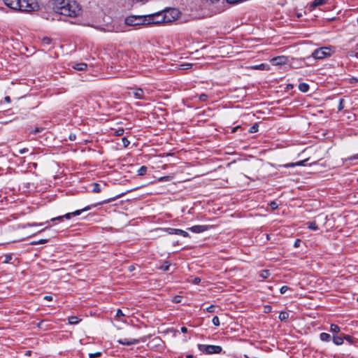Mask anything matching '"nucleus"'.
I'll use <instances>...</instances> for the list:
<instances>
[{"mask_svg": "<svg viewBox=\"0 0 358 358\" xmlns=\"http://www.w3.org/2000/svg\"><path fill=\"white\" fill-rule=\"evenodd\" d=\"M173 301L174 303H178L181 302V297L180 296H175L173 297Z\"/></svg>", "mask_w": 358, "mask_h": 358, "instance_id": "obj_43", "label": "nucleus"}, {"mask_svg": "<svg viewBox=\"0 0 358 358\" xmlns=\"http://www.w3.org/2000/svg\"><path fill=\"white\" fill-rule=\"evenodd\" d=\"M344 340H345L347 342H348L350 345H357V343H358V339L357 338H353L352 336L348 335V334H343V337Z\"/></svg>", "mask_w": 358, "mask_h": 358, "instance_id": "obj_13", "label": "nucleus"}, {"mask_svg": "<svg viewBox=\"0 0 358 358\" xmlns=\"http://www.w3.org/2000/svg\"><path fill=\"white\" fill-rule=\"evenodd\" d=\"M299 90L302 92H307L309 90V85L306 83H301L299 85Z\"/></svg>", "mask_w": 358, "mask_h": 358, "instance_id": "obj_19", "label": "nucleus"}, {"mask_svg": "<svg viewBox=\"0 0 358 358\" xmlns=\"http://www.w3.org/2000/svg\"><path fill=\"white\" fill-rule=\"evenodd\" d=\"M180 330H181V331L182 333H187V328L185 327H182Z\"/></svg>", "mask_w": 358, "mask_h": 358, "instance_id": "obj_51", "label": "nucleus"}, {"mask_svg": "<svg viewBox=\"0 0 358 358\" xmlns=\"http://www.w3.org/2000/svg\"><path fill=\"white\" fill-rule=\"evenodd\" d=\"M357 301H358V297H357Z\"/></svg>", "mask_w": 358, "mask_h": 358, "instance_id": "obj_61", "label": "nucleus"}, {"mask_svg": "<svg viewBox=\"0 0 358 358\" xmlns=\"http://www.w3.org/2000/svg\"><path fill=\"white\" fill-rule=\"evenodd\" d=\"M44 299L48 301H50L52 300V296L50 295H46L44 296Z\"/></svg>", "mask_w": 358, "mask_h": 358, "instance_id": "obj_49", "label": "nucleus"}, {"mask_svg": "<svg viewBox=\"0 0 358 358\" xmlns=\"http://www.w3.org/2000/svg\"><path fill=\"white\" fill-rule=\"evenodd\" d=\"M48 242L47 239H41L38 241L36 242L34 244H43Z\"/></svg>", "mask_w": 358, "mask_h": 358, "instance_id": "obj_47", "label": "nucleus"}, {"mask_svg": "<svg viewBox=\"0 0 358 358\" xmlns=\"http://www.w3.org/2000/svg\"><path fill=\"white\" fill-rule=\"evenodd\" d=\"M73 68L76 71H83L87 70V65L85 63H78L73 65Z\"/></svg>", "mask_w": 358, "mask_h": 358, "instance_id": "obj_14", "label": "nucleus"}, {"mask_svg": "<svg viewBox=\"0 0 358 358\" xmlns=\"http://www.w3.org/2000/svg\"><path fill=\"white\" fill-rule=\"evenodd\" d=\"M171 264L169 262H164L162 266H160V269H162L164 271H167L169 270Z\"/></svg>", "mask_w": 358, "mask_h": 358, "instance_id": "obj_26", "label": "nucleus"}, {"mask_svg": "<svg viewBox=\"0 0 358 358\" xmlns=\"http://www.w3.org/2000/svg\"><path fill=\"white\" fill-rule=\"evenodd\" d=\"M288 289H289V287L286 286V285H284L282 286L280 289V294H285Z\"/></svg>", "mask_w": 358, "mask_h": 358, "instance_id": "obj_41", "label": "nucleus"}, {"mask_svg": "<svg viewBox=\"0 0 358 358\" xmlns=\"http://www.w3.org/2000/svg\"><path fill=\"white\" fill-rule=\"evenodd\" d=\"M11 255H6V262H8L11 259Z\"/></svg>", "mask_w": 358, "mask_h": 358, "instance_id": "obj_54", "label": "nucleus"}, {"mask_svg": "<svg viewBox=\"0 0 358 358\" xmlns=\"http://www.w3.org/2000/svg\"><path fill=\"white\" fill-rule=\"evenodd\" d=\"M357 24H358V19H357Z\"/></svg>", "mask_w": 358, "mask_h": 358, "instance_id": "obj_60", "label": "nucleus"}, {"mask_svg": "<svg viewBox=\"0 0 358 358\" xmlns=\"http://www.w3.org/2000/svg\"><path fill=\"white\" fill-rule=\"evenodd\" d=\"M164 15H166V23L171 22L177 20L179 17L180 12L176 8H169L162 10Z\"/></svg>", "mask_w": 358, "mask_h": 358, "instance_id": "obj_8", "label": "nucleus"}, {"mask_svg": "<svg viewBox=\"0 0 358 358\" xmlns=\"http://www.w3.org/2000/svg\"><path fill=\"white\" fill-rule=\"evenodd\" d=\"M125 24L129 26L148 25L146 15H131L125 18Z\"/></svg>", "mask_w": 358, "mask_h": 358, "instance_id": "obj_6", "label": "nucleus"}, {"mask_svg": "<svg viewBox=\"0 0 358 358\" xmlns=\"http://www.w3.org/2000/svg\"><path fill=\"white\" fill-rule=\"evenodd\" d=\"M330 331L334 334H337L341 331V328L337 324H331L330 326Z\"/></svg>", "mask_w": 358, "mask_h": 358, "instance_id": "obj_21", "label": "nucleus"}, {"mask_svg": "<svg viewBox=\"0 0 358 358\" xmlns=\"http://www.w3.org/2000/svg\"><path fill=\"white\" fill-rule=\"evenodd\" d=\"M326 3V0H314L311 4L313 8H316L318 6L323 5Z\"/></svg>", "mask_w": 358, "mask_h": 358, "instance_id": "obj_23", "label": "nucleus"}, {"mask_svg": "<svg viewBox=\"0 0 358 358\" xmlns=\"http://www.w3.org/2000/svg\"><path fill=\"white\" fill-rule=\"evenodd\" d=\"M239 128H240V127H234V128L232 129V132H235V131H236Z\"/></svg>", "mask_w": 358, "mask_h": 358, "instance_id": "obj_55", "label": "nucleus"}, {"mask_svg": "<svg viewBox=\"0 0 358 358\" xmlns=\"http://www.w3.org/2000/svg\"><path fill=\"white\" fill-rule=\"evenodd\" d=\"M101 355V353L99 352H95V353H90L89 355V358H95L99 357Z\"/></svg>", "mask_w": 358, "mask_h": 358, "instance_id": "obj_39", "label": "nucleus"}, {"mask_svg": "<svg viewBox=\"0 0 358 358\" xmlns=\"http://www.w3.org/2000/svg\"><path fill=\"white\" fill-rule=\"evenodd\" d=\"M76 134H71L69 135V140H70V141H75V140H76Z\"/></svg>", "mask_w": 358, "mask_h": 358, "instance_id": "obj_48", "label": "nucleus"}, {"mask_svg": "<svg viewBox=\"0 0 358 358\" xmlns=\"http://www.w3.org/2000/svg\"><path fill=\"white\" fill-rule=\"evenodd\" d=\"M269 206L271 208V209H273V210H275L278 207V203L275 201H271L269 203Z\"/></svg>", "mask_w": 358, "mask_h": 358, "instance_id": "obj_40", "label": "nucleus"}, {"mask_svg": "<svg viewBox=\"0 0 358 358\" xmlns=\"http://www.w3.org/2000/svg\"><path fill=\"white\" fill-rule=\"evenodd\" d=\"M4 101H5L6 102H7V103H10V96H5V98H4Z\"/></svg>", "mask_w": 358, "mask_h": 358, "instance_id": "obj_52", "label": "nucleus"}, {"mask_svg": "<svg viewBox=\"0 0 358 358\" xmlns=\"http://www.w3.org/2000/svg\"><path fill=\"white\" fill-rule=\"evenodd\" d=\"M165 231L169 234H176L183 237H189V234L187 231L180 229L166 228L165 229Z\"/></svg>", "mask_w": 358, "mask_h": 358, "instance_id": "obj_10", "label": "nucleus"}, {"mask_svg": "<svg viewBox=\"0 0 358 358\" xmlns=\"http://www.w3.org/2000/svg\"><path fill=\"white\" fill-rule=\"evenodd\" d=\"M186 358H194V357L192 355H188L186 356Z\"/></svg>", "mask_w": 358, "mask_h": 358, "instance_id": "obj_56", "label": "nucleus"}, {"mask_svg": "<svg viewBox=\"0 0 358 358\" xmlns=\"http://www.w3.org/2000/svg\"><path fill=\"white\" fill-rule=\"evenodd\" d=\"M53 8L56 13L71 17H77L81 13L80 5L72 0H55Z\"/></svg>", "mask_w": 358, "mask_h": 358, "instance_id": "obj_1", "label": "nucleus"}, {"mask_svg": "<svg viewBox=\"0 0 358 358\" xmlns=\"http://www.w3.org/2000/svg\"><path fill=\"white\" fill-rule=\"evenodd\" d=\"M124 317L125 315L122 313L120 309H117L116 312V317Z\"/></svg>", "mask_w": 358, "mask_h": 358, "instance_id": "obj_45", "label": "nucleus"}, {"mask_svg": "<svg viewBox=\"0 0 358 358\" xmlns=\"http://www.w3.org/2000/svg\"><path fill=\"white\" fill-rule=\"evenodd\" d=\"M134 96L138 99H144V92L141 88H137L134 92Z\"/></svg>", "mask_w": 358, "mask_h": 358, "instance_id": "obj_15", "label": "nucleus"}, {"mask_svg": "<svg viewBox=\"0 0 358 358\" xmlns=\"http://www.w3.org/2000/svg\"><path fill=\"white\" fill-rule=\"evenodd\" d=\"M43 130V128H42V127H36L34 129L29 131V134L36 135V134L41 132Z\"/></svg>", "mask_w": 358, "mask_h": 358, "instance_id": "obj_31", "label": "nucleus"}, {"mask_svg": "<svg viewBox=\"0 0 358 358\" xmlns=\"http://www.w3.org/2000/svg\"><path fill=\"white\" fill-rule=\"evenodd\" d=\"M308 227L311 230H317L318 229L317 224L315 222H310L308 223Z\"/></svg>", "mask_w": 358, "mask_h": 358, "instance_id": "obj_29", "label": "nucleus"}, {"mask_svg": "<svg viewBox=\"0 0 358 358\" xmlns=\"http://www.w3.org/2000/svg\"><path fill=\"white\" fill-rule=\"evenodd\" d=\"M212 322L215 326H219L220 325V319L217 316H215Z\"/></svg>", "mask_w": 358, "mask_h": 358, "instance_id": "obj_36", "label": "nucleus"}, {"mask_svg": "<svg viewBox=\"0 0 358 358\" xmlns=\"http://www.w3.org/2000/svg\"><path fill=\"white\" fill-rule=\"evenodd\" d=\"M332 337L329 334L322 332L320 334V339L324 342H329Z\"/></svg>", "mask_w": 358, "mask_h": 358, "instance_id": "obj_17", "label": "nucleus"}, {"mask_svg": "<svg viewBox=\"0 0 358 358\" xmlns=\"http://www.w3.org/2000/svg\"><path fill=\"white\" fill-rule=\"evenodd\" d=\"M92 192L99 193L101 192L102 189L99 184L95 182V183L92 184Z\"/></svg>", "mask_w": 358, "mask_h": 358, "instance_id": "obj_22", "label": "nucleus"}, {"mask_svg": "<svg viewBox=\"0 0 358 358\" xmlns=\"http://www.w3.org/2000/svg\"><path fill=\"white\" fill-rule=\"evenodd\" d=\"M185 66H187L188 67H185V68H183V69H189V66H192V64H186Z\"/></svg>", "mask_w": 358, "mask_h": 358, "instance_id": "obj_58", "label": "nucleus"}, {"mask_svg": "<svg viewBox=\"0 0 358 358\" xmlns=\"http://www.w3.org/2000/svg\"><path fill=\"white\" fill-rule=\"evenodd\" d=\"M122 142L124 148L128 147L129 145L130 144V141L126 137H123L122 138Z\"/></svg>", "mask_w": 358, "mask_h": 358, "instance_id": "obj_34", "label": "nucleus"}, {"mask_svg": "<svg viewBox=\"0 0 358 358\" xmlns=\"http://www.w3.org/2000/svg\"><path fill=\"white\" fill-rule=\"evenodd\" d=\"M358 159V154L353 155L348 158H345L343 159V162H348V161H352V160H356Z\"/></svg>", "mask_w": 358, "mask_h": 358, "instance_id": "obj_33", "label": "nucleus"}, {"mask_svg": "<svg viewBox=\"0 0 358 358\" xmlns=\"http://www.w3.org/2000/svg\"><path fill=\"white\" fill-rule=\"evenodd\" d=\"M343 103H344L343 99H341L340 101H339V104L338 106V110H342L344 108Z\"/></svg>", "mask_w": 358, "mask_h": 358, "instance_id": "obj_38", "label": "nucleus"}, {"mask_svg": "<svg viewBox=\"0 0 358 358\" xmlns=\"http://www.w3.org/2000/svg\"><path fill=\"white\" fill-rule=\"evenodd\" d=\"M198 348L201 352L208 355L220 354L222 351V348L220 345L199 344Z\"/></svg>", "mask_w": 358, "mask_h": 358, "instance_id": "obj_7", "label": "nucleus"}, {"mask_svg": "<svg viewBox=\"0 0 358 358\" xmlns=\"http://www.w3.org/2000/svg\"><path fill=\"white\" fill-rule=\"evenodd\" d=\"M31 225H32V226H36V225H38V224H31ZM39 225H41V224H40Z\"/></svg>", "mask_w": 358, "mask_h": 358, "instance_id": "obj_59", "label": "nucleus"}, {"mask_svg": "<svg viewBox=\"0 0 358 358\" xmlns=\"http://www.w3.org/2000/svg\"><path fill=\"white\" fill-rule=\"evenodd\" d=\"M112 199H107V200H105V201H103L101 202H99L98 203H95V204H92L90 206H87L80 210H77L74 212H72V213H68L64 215H62V216H58L57 217H54L52 219H51V221H55V220H59V221H62L64 218H66V219H71L72 217L73 216H78V215H80L83 212H85V211H87L89 210H90L92 208H94V207H96L98 205H101V204H103V203H109Z\"/></svg>", "mask_w": 358, "mask_h": 358, "instance_id": "obj_3", "label": "nucleus"}, {"mask_svg": "<svg viewBox=\"0 0 358 358\" xmlns=\"http://www.w3.org/2000/svg\"><path fill=\"white\" fill-rule=\"evenodd\" d=\"M333 53L332 47L327 46L317 48L311 55L315 59H323L326 57H330Z\"/></svg>", "mask_w": 358, "mask_h": 358, "instance_id": "obj_4", "label": "nucleus"}, {"mask_svg": "<svg viewBox=\"0 0 358 358\" xmlns=\"http://www.w3.org/2000/svg\"><path fill=\"white\" fill-rule=\"evenodd\" d=\"M200 281H201V280H200V278H195L194 279V282L195 284H199V283L200 282Z\"/></svg>", "mask_w": 358, "mask_h": 358, "instance_id": "obj_53", "label": "nucleus"}, {"mask_svg": "<svg viewBox=\"0 0 358 358\" xmlns=\"http://www.w3.org/2000/svg\"><path fill=\"white\" fill-rule=\"evenodd\" d=\"M5 4L11 9L21 12H31L38 9L35 0H3Z\"/></svg>", "mask_w": 358, "mask_h": 358, "instance_id": "obj_2", "label": "nucleus"}, {"mask_svg": "<svg viewBox=\"0 0 358 358\" xmlns=\"http://www.w3.org/2000/svg\"><path fill=\"white\" fill-rule=\"evenodd\" d=\"M68 320L70 324H77L81 321V320L76 316H71L69 317Z\"/></svg>", "mask_w": 358, "mask_h": 358, "instance_id": "obj_18", "label": "nucleus"}, {"mask_svg": "<svg viewBox=\"0 0 358 358\" xmlns=\"http://www.w3.org/2000/svg\"><path fill=\"white\" fill-rule=\"evenodd\" d=\"M289 317V313L285 311H282L279 314V319L281 321H286Z\"/></svg>", "mask_w": 358, "mask_h": 358, "instance_id": "obj_24", "label": "nucleus"}, {"mask_svg": "<svg viewBox=\"0 0 358 358\" xmlns=\"http://www.w3.org/2000/svg\"><path fill=\"white\" fill-rule=\"evenodd\" d=\"M264 313H268L271 312L272 308L270 306H265L264 307Z\"/></svg>", "mask_w": 358, "mask_h": 358, "instance_id": "obj_44", "label": "nucleus"}, {"mask_svg": "<svg viewBox=\"0 0 358 358\" xmlns=\"http://www.w3.org/2000/svg\"><path fill=\"white\" fill-rule=\"evenodd\" d=\"M357 49H358V48H357Z\"/></svg>", "mask_w": 358, "mask_h": 358, "instance_id": "obj_62", "label": "nucleus"}, {"mask_svg": "<svg viewBox=\"0 0 358 358\" xmlns=\"http://www.w3.org/2000/svg\"><path fill=\"white\" fill-rule=\"evenodd\" d=\"M208 98V96L206 94H201L199 96V101H201L202 102L207 101Z\"/></svg>", "mask_w": 358, "mask_h": 358, "instance_id": "obj_35", "label": "nucleus"}, {"mask_svg": "<svg viewBox=\"0 0 358 358\" xmlns=\"http://www.w3.org/2000/svg\"><path fill=\"white\" fill-rule=\"evenodd\" d=\"M52 43V39L49 37H43L42 38V43L45 45H49Z\"/></svg>", "mask_w": 358, "mask_h": 358, "instance_id": "obj_30", "label": "nucleus"}, {"mask_svg": "<svg viewBox=\"0 0 358 358\" xmlns=\"http://www.w3.org/2000/svg\"><path fill=\"white\" fill-rule=\"evenodd\" d=\"M259 275L261 278L266 279L270 276V272L268 270H263L261 271Z\"/></svg>", "mask_w": 358, "mask_h": 358, "instance_id": "obj_28", "label": "nucleus"}, {"mask_svg": "<svg viewBox=\"0 0 358 358\" xmlns=\"http://www.w3.org/2000/svg\"><path fill=\"white\" fill-rule=\"evenodd\" d=\"M306 161H299L296 163H291V164H287L284 165L285 167L289 168V167H295L299 166H303Z\"/></svg>", "mask_w": 358, "mask_h": 358, "instance_id": "obj_20", "label": "nucleus"}, {"mask_svg": "<svg viewBox=\"0 0 358 358\" xmlns=\"http://www.w3.org/2000/svg\"><path fill=\"white\" fill-rule=\"evenodd\" d=\"M344 334H341L340 335L334 334L332 336V341L336 345H341L344 342L343 337Z\"/></svg>", "mask_w": 358, "mask_h": 358, "instance_id": "obj_12", "label": "nucleus"}, {"mask_svg": "<svg viewBox=\"0 0 358 358\" xmlns=\"http://www.w3.org/2000/svg\"><path fill=\"white\" fill-rule=\"evenodd\" d=\"M273 64L275 65H280L285 63L286 58L285 57H277L273 59Z\"/></svg>", "mask_w": 358, "mask_h": 358, "instance_id": "obj_16", "label": "nucleus"}, {"mask_svg": "<svg viewBox=\"0 0 358 358\" xmlns=\"http://www.w3.org/2000/svg\"><path fill=\"white\" fill-rule=\"evenodd\" d=\"M212 227L213 226L210 225H194L189 227L187 229L193 233L200 234L208 230Z\"/></svg>", "mask_w": 358, "mask_h": 358, "instance_id": "obj_9", "label": "nucleus"}, {"mask_svg": "<svg viewBox=\"0 0 358 358\" xmlns=\"http://www.w3.org/2000/svg\"><path fill=\"white\" fill-rule=\"evenodd\" d=\"M117 342L120 344L124 345H135L138 343V340L136 338H121L117 341Z\"/></svg>", "mask_w": 358, "mask_h": 358, "instance_id": "obj_11", "label": "nucleus"}, {"mask_svg": "<svg viewBox=\"0 0 358 358\" xmlns=\"http://www.w3.org/2000/svg\"><path fill=\"white\" fill-rule=\"evenodd\" d=\"M258 130H259V125H258V124L255 123V124H254L252 127H250V129H249V131H249L250 134H253V133H256V132H257V131H258Z\"/></svg>", "mask_w": 358, "mask_h": 358, "instance_id": "obj_27", "label": "nucleus"}, {"mask_svg": "<svg viewBox=\"0 0 358 358\" xmlns=\"http://www.w3.org/2000/svg\"><path fill=\"white\" fill-rule=\"evenodd\" d=\"M147 24H158L161 23H166V15H164L163 11H159L153 14L146 15Z\"/></svg>", "mask_w": 358, "mask_h": 358, "instance_id": "obj_5", "label": "nucleus"}, {"mask_svg": "<svg viewBox=\"0 0 358 358\" xmlns=\"http://www.w3.org/2000/svg\"><path fill=\"white\" fill-rule=\"evenodd\" d=\"M215 306L214 305H210V306L206 308V311L208 313H213L215 311Z\"/></svg>", "mask_w": 358, "mask_h": 358, "instance_id": "obj_42", "label": "nucleus"}, {"mask_svg": "<svg viewBox=\"0 0 358 358\" xmlns=\"http://www.w3.org/2000/svg\"><path fill=\"white\" fill-rule=\"evenodd\" d=\"M124 132V129H122V128L118 129L115 131V135L117 136H120L123 135Z\"/></svg>", "mask_w": 358, "mask_h": 358, "instance_id": "obj_37", "label": "nucleus"}, {"mask_svg": "<svg viewBox=\"0 0 358 358\" xmlns=\"http://www.w3.org/2000/svg\"><path fill=\"white\" fill-rule=\"evenodd\" d=\"M148 168L145 166H141L137 171L138 176H144L147 173Z\"/></svg>", "mask_w": 358, "mask_h": 358, "instance_id": "obj_25", "label": "nucleus"}, {"mask_svg": "<svg viewBox=\"0 0 358 358\" xmlns=\"http://www.w3.org/2000/svg\"><path fill=\"white\" fill-rule=\"evenodd\" d=\"M301 240L300 239H296L295 241H294V248H298L299 247L300 244H301Z\"/></svg>", "mask_w": 358, "mask_h": 358, "instance_id": "obj_46", "label": "nucleus"}, {"mask_svg": "<svg viewBox=\"0 0 358 358\" xmlns=\"http://www.w3.org/2000/svg\"><path fill=\"white\" fill-rule=\"evenodd\" d=\"M135 1L137 2H145V1H147L148 0H135Z\"/></svg>", "mask_w": 358, "mask_h": 358, "instance_id": "obj_57", "label": "nucleus"}, {"mask_svg": "<svg viewBox=\"0 0 358 358\" xmlns=\"http://www.w3.org/2000/svg\"><path fill=\"white\" fill-rule=\"evenodd\" d=\"M173 179V176H163L159 178V181L160 182H166V181H171Z\"/></svg>", "mask_w": 358, "mask_h": 358, "instance_id": "obj_32", "label": "nucleus"}, {"mask_svg": "<svg viewBox=\"0 0 358 358\" xmlns=\"http://www.w3.org/2000/svg\"><path fill=\"white\" fill-rule=\"evenodd\" d=\"M28 152V149H27V148H23V149H22V150H20V151H19V152H20V154H24V153H25V152Z\"/></svg>", "mask_w": 358, "mask_h": 358, "instance_id": "obj_50", "label": "nucleus"}]
</instances>
